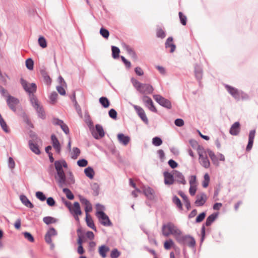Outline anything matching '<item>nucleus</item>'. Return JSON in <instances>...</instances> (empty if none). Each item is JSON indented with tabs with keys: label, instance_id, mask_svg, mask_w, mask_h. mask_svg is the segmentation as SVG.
I'll return each instance as SVG.
<instances>
[{
	"label": "nucleus",
	"instance_id": "obj_13",
	"mask_svg": "<svg viewBox=\"0 0 258 258\" xmlns=\"http://www.w3.org/2000/svg\"><path fill=\"white\" fill-rule=\"evenodd\" d=\"M95 129L97 133L94 132L92 133L93 137L97 140L102 138L105 135L102 126L99 124H97L95 125Z\"/></svg>",
	"mask_w": 258,
	"mask_h": 258
},
{
	"label": "nucleus",
	"instance_id": "obj_62",
	"mask_svg": "<svg viewBox=\"0 0 258 258\" xmlns=\"http://www.w3.org/2000/svg\"><path fill=\"white\" fill-rule=\"evenodd\" d=\"M74 106H75L76 111L77 112V113L79 115V116L81 117H82V109H81L80 106L78 104L77 102H74Z\"/></svg>",
	"mask_w": 258,
	"mask_h": 258
},
{
	"label": "nucleus",
	"instance_id": "obj_2",
	"mask_svg": "<svg viewBox=\"0 0 258 258\" xmlns=\"http://www.w3.org/2000/svg\"><path fill=\"white\" fill-rule=\"evenodd\" d=\"M55 168L57 171V176L55 178L57 180V183L60 187H62L64 185H67L66 177L62 169L61 162L59 160L54 162Z\"/></svg>",
	"mask_w": 258,
	"mask_h": 258
},
{
	"label": "nucleus",
	"instance_id": "obj_29",
	"mask_svg": "<svg viewBox=\"0 0 258 258\" xmlns=\"http://www.w3.org/2000/svg\"><path fill=\"white\" fill-rule=\"evenodd\" d=\"M195 75L198 81H200L203 77V69L200 66L197 64L195 66Z\"/></svg>",
	"mask_w": 258,
	"mask_h": 258
},
{
	"label": "nucleus",
	"instance_id": "obj_31",
	"mask_svg": "<svg viewBox=\"0 0 258 258\" xmlns=\"http://www.w3.org/2000/svg\"><path fill=\"white\" fill-rule=\"evenodd\" d=\"M143 192L147 198L149 200H153L154 198V191L150 187H145L143 189Z\"/></svg>",
	"mask_w": 258,
	"mask_h": 258
},
{
	"label": "nucleus",
	"instance_id": "obj_5",
	"mask_svg": "<svg viewBox=\"0 0 258 258\" xmlns=\"http://www.w3.org/2000/svg\"><path fill=\"white\" fill-rule=\"evenodd\" d=\"M29 100L31 105L36 111L38 117L44 119L46 117L44 110L40 105L36 96L32 95L31 99Z\"/></svg>",
	"mask_w": 258,
	"mask_h": 258
},
{
	"label": "nucleus",
	"instance_id": "obj_51",
	"mask_svg": "<svg viewBox=\"0 0 258 258\" xmlns=\"http://www.w3.org/2000/svg\"><path fill=\"white\" fill-rule=\"evenodd\" d=\"M0 125L2 128V129L6 132L8 133L9 132L8 129L7 128V123L2 117L1 114H0Z\"/></svg>",
	"mask_w": 258,
	"mask_h": 258
},
{
	"label": "nucleus",
	"instance_id": "obj_6",
	"mask_svg": "<svg viewBox=\"0 0 258 258\" xmlns=\"http://www.w3.org/2000/svg\"><path fill=\"white\" fill-rule=\"evenodd\" d=\"M20 83L24 90L29 94V100L31 99L32 95H35L34 93L36 92V84L34 83L28 84V82L22 78L20 79Z\"/></svg>",
	"mask_w": 258,
	"mask_h": 258
},
{
	"label": "nucleus",
	"instance_id": "obj_59",
	"mask_svg": "<svg viewBox=\"0 0 258 258\" xmlns=\"http://www.w3.org/2000/svg\"><path fill=\"white\" fill-rule=\"evenodd\" d=\"M23 234H24L25 238L30 242H32L34 241V237L30 233L28 232H23Z\"/></svg>",
	"mask_w": 258,
	"mask_h": 258
},
{
	"label": "nucleus",
	"instance_id": "obj_42",
	"mask_svg": "<svg viewBox=\"0 0 258 258\" xmlns=\"http://www.w3.org/2000/svg\"><path fill=\"white\" fill-rule=\"evenodd\" d=\"M174 243L172 239H169L166 240L164 243V247L165 249L168 250L174 245Z\"/></svg>",
	"mask_w": 258,
	"mask_h": 258
},
{
	"label": "nucleus",
	"instance_id": "obj_53",
	"mask_svg": "<svg viewBox=\"0 0 258 258\" xmlns=\"http://www.w3.org/2000/svg\"><path fill=\"white\" fill-rule=\"evenodd\" d=\"M178 15L180 23L182 25L185 26L187 22V18L186 16L183 15V13L181 12H179Z\"/></svg>",
	"mask_w": 258,
	"mask_h": 258
},
{
	"label": "nucleus",
	"instance_id": "obj_11",
	"mask_svg": "<svg viewBox=\"0 0 258 258\" xmlns=\"http://www.w3.org/2000/svg\"><path fill=\"white\" fill-rule=\"evenodd\" d=\"M133 106L142 120L146 124H148L149 123V120L143 108L137 105H133Z\"/></svg>",
	"mask_w": 258,
	"mask_h": 258
},
{
	"label": "nucleus",
	"instance_id": "obj_7",
	"mask_svg": "<svg viewBox=\"0 0 258 258\" xmlns=\"http://www.w3.org/2000/svg\"><path fill=\"white\" fill-rule=\"evenodd\" d=\"M218 213H214L209 216L204 224H203L202 228H201V234H202V237L201 239V242H202L205 237V232H206V228L205 226H210L212 223L216 220V219L217 218L218 216Z\"/></svg>",
	"mask_w": 258,
	"mask_h": 258
},
{
	"label": "nucleus",
	"instance_id": "obj_15",
	"mask_svg": "<svg viewBox=\"0 0 258 258\" xmlns=\"http://www.w3.org/2000/svg\"><path fill=\"white\" fill-rule=\"evenodd\" d=\"M57 234V232L53 227L49 228L45 235V240L46 242L51 243V236H56Z\"/></svg>",
	"mask_w": 258,
	"mask_h": 258
},
{
	"label": "nucleus",
	"instance_id": "obj_16",
	"mask_svg": "<svg viewBox=\"0 0 258 258\" xmlns=\"http://www.w3.org/2000/svg\"><path fill=\"white\" fill-rule=\"evenodd\" d=\"M255 134V130H252L250 131L248 135V142L246 148V150L247 151H249L252 147Z\"/></svg>",
	"mask_w": 258,
	"mask_h": 258
},
{
	"label": "nucleus",
	"instance_id": "obj_36",
	"mask_svg": "<svg viewBox=\"0 0 258 258\" xmlns=\"http://www.w3.org/2000/svg\"><path fill=\"white\" fill-rule=\"evenodd\" d=\"M43 221L47 225L52 223H55L57 221V219L50 216H46L43 218Z\"/></svg>",
	"mask_w": 258,
	"mask_h": 258
},
{
	"label": "nucleus",
	"instance_id": "obj_18",
	"mask_svg": "<svg viewBox=\"0 0 258 258\" xmlns=\"http://www.w3.org/2000/svg\"><path fill=\"white\" fill-rule=\"evenodd\" d=\"M51 140L52 146L55 149L56 152L58 154L60 153L61 151V146L55 135L53 134L51 136Z\"/></svg>",
	"mask_w": 258,
	"mask_h": 258
},
{
	"label": "nucleus",
	"instance_id": "obj_57",
	"mask_svg": "<svg viewBox=\"0 0 258 258\" xmlns=\"http://www.w3.org/2000/svg\"><path fill=\"white\" fill-rule=\"evenodd\" d=\"M210 176L208 173H206L204 175V180L203 181L202 185L204 188H206L209 183Z\"/></svg>",
	"mask_w": 258,
	"mask_h": 258
},
{
	"label": "nucleus",
	"instance_id": "obj_21",
	"mask_svg": "<svg viewBox=\"0 0 258 258\" xmlns=\"http://www.w3.org/2000/svg\"><path fill=\"white\" fill-rule=\"evenodd\" d=\"M163 175L164 177V183L165 184L171 185L174 183V174H172L167 171H165L163 173Z\"/></svg>",
	"mask_w": 258,
	"mask_h": 258
},
{
	"label": "nucleus",
	"instance_id": "obj_44",
	"mask_svg": "<svg viewBox=\"0 0 258 258\" xmlns=\"http://www.w3.org/2000/svg\"><path fill=\"white\" fill-rule=\"evenodd\" d=\"M131 82L134 87L137 89L138 91H139L143 83H140L139 81L136 79H134V78L131 79Z\"/></svg>",
	"mask_w": 258,
	"mask_h": 258
},
{
	"label": "nucleus",
	"instance_id": "obj_20",
	"mask_svg": "<svg viewBox=\"0 0 258 258\" xmlns=\"http://www.w3.org/2000/svg\"><path fill=\"white\" fill-rule=\"evenodd\" d=\"M174 178H175V180L179 183L185 184L186 183L184 175L178 171L175 170L174 171Z\"/></svg>",
	"mask_w": 258,
	"mask_h": 258
},
{
	"label": "nucleus",
	"instance_id": "obj_8",
	"mask_svg": "<svg viewBox=\"0 0 258 258\" xmlns=\"http://www.w3.org/2000/svg\"><path fill=\"white\" fill-rule=\"evenodd\" d=\"M96 216L98 218L99 222L102 225L106 227L112 226V223L108 216L103 211L96 212Z\"/></svg>",
	"mask_w": 258,
	"mask_h": 258
},
{
	"label": "nucleus",
	"instance_id": "obj_34",
	"mask_svg": "<svg viewBox=\"0 0 258 258\" xmlns=\"http://www.w3.org/2000/svg\"><path fill=\"white\" fill-rule=\"evenodd\" d=\"M84 173L86 176L90 179H93L95 175V172L93 168L90 166L85 169Z\"/></svg>",
	"mask_w": 258,
	"mask_h": 258
},
{
	"label": "nucleus",
	"instance_id": "obj_41",
	"mask_svg": "<svg viewBox=\"0 0 258 258\" xmlns=\"http://www.w3.org/2000/svg\"><path fill=\"white\" fill-rule=\"evenodd\" d=\"M62 191L66 194L67 198L69 200H73L74 196L72 191L68 188H63Z\"/></svg>",
	"mask_w": 258,
	"mask_h": 258
},
{
	"label": "nucleus",
	"instance_id": "obj_38",
	"mask_svg": "<svg viewBox=\"0 0 258 258\" xmlns=\"http://www.w3.org/2000/svg\"><path fill=\"white\" fill-rule=\"evenodd\" d=\"M91 189L93 190V195L97 196L99 194V185L97 183H93L91 184Z\"/></svg>",
	"mask_w": 258,
	"mask_h": 258
},
{
	"label": "nucleus",
	"instance_id": "obj_30",
	"mask_svg": "<svg viewBox=\"0 0 258 258\" xmlns=\"http://www.w3.org/2000/svg\"><path fill=\"white\" fill-rule=\"evenodd\" d=\"M200 163L201 165L205 168H209L210 162L208 159L207 155L199 157Z\"/></svg>",
	"mask_w": 258,
	"mask_h": 258
},
{
	"label": "nucleus",
	"instance_id": "obj_46",
	"mask_svg": "<svg viewBox=\"0 0 258 258\" xmlns=\"http://www.w3.org/2000/svg\"><path fill=\"white\" fill-rule=\"evenodd\" d=\"M196 149L197 150L199 157L205 155H206V153H207V150H205L204 147L202 146L199 145V146H198Z\"/></svg>",
	"mask_w": 258,
	"mask_h": 258
},
{
	"label": "nucleus",
	"instance_id": "obj_45",
	"mask_svg": "<svg viewBox=\"0 0 258 258\" xmlns=\"http://www.w3.org/2000/svg\"><path fill=\"white\" fill-rule=\"evenodd\" d=\"M172 201L180 210H182L181 202L180 199L176 196H174L173 197Z\"/></svg>",
	"mask_w": 258,
	"mask_h": 258
},
{
	"label": "nucleus",
	"instance_id": "obj_14",
	"mask_svg": "<svg viewBox=\"0 0 258 258\" xmlns=\"http://www.w3.org/2000/svg\"><path fill=\"white\" fill-rule=\"evenodd\" d=\"M6 102L9 108L15 112L16 111V98L10 95H8Z\"/></svg>",
	"mask_w": 258,
	"mask_h": 258
},
{
	"label": "nucleus",
	"instance_id": "obj_63",
	"mask_svg": "<svg viewBox=\"0 0 258 258\" xmlns=\"http://www.w3.org/2000/svg\"><path fill=\"white\" fill-rule=\"evenodd\" d=\"M120 255L119 251L116 249H113L110 253L111 258H117Z\"/></svg>",
	"mask_w": 258,
	"mask_h": 258
},
{
	"label": "nucleus",
	"instance_id": "obj_12",
	"mask_svg": "<svg viewBox=\"0 0 258 258\" xmlns=\"http://www.w3.org/2000/svg\"><path fill=\"white\" fill-rule=\"evenodd\" d=\"M154 88L152 85L149 84L143 83L138 92L147 95L152 94Z\"/></svg>",
	"mask_w": 258,
	"mask_h": 258
},
{
	"label": "nucleus",
	"instance_id": "obj_28",
	"mask_svg": "<svg viewBox=\"0 0 258 258\" xmlns=\"http://www.w3.org/2000/svg\"><path fill=\"white\" fill-rule=\"evenodd\" d=\"M173 40V38L172 37H169L165 43V46L166 48H167L168 47L170 48V52L173 53L176 48L175 45L172 43V41Z\"/></svg>",
	"mask_w": 258,
	"mask_h": 258
},
{
	"label": "nucleus",
	"instance_id": "obj_49",
	"mask_svg": "<svg viewBox=\"0 0 258 258\" xmlns=\"http://www.w3.org/2000/svg\"><path fill=\"white\" fill-rule=\"evenodd\" d=\"M163 142L160 137H155L152 139V144L155 146H159L162 145Z\"/></svg>",
	"mask_w": 258,
	"mask_h": 258
},
{
	"label": "nucleus",
	"instance_id": "obj_9",
	"mask_svg": "<svg viewBox=\"0 0 258 258\" xmlns=\"http://www.w3.org/2000/svg\"><path fill=\"white\" fill-rule=\"evenodd\" d=\"M153 98L161 106L167 108L171 109L172 107L171 103L168 99L163 97L160 95H154Z\"/></svg>",
	"mask_w": 258,
	"mask_h": 258
},
{
	"label": "nucleus",
	"instance_id": "obj_56",
	"mask_svg": "<svg viewBox=\"0 0 258 258\" xmlns=\"http://www.w3.org/2000/svg\"><path fill=\"white\" fill-rule=\"evenodd\" d=\"M35 195L36 198L42 202L45 201L46 199L45 195L42 191H37Z\"/></svg>",
	"mask_w": 258,
	"mask_h": 258
},
{
	"label": "nucleus",
	"instance_id": "obj_23",
	"mask_svg": "<svg viewBox=\"0 0 258 258\" xmlns=\"http://www.w3.org/2000/svg\"><path fill=\"white\" fill-rule=\"evenodd\" d=\"M117 139L119 143L123 146H126L131 140V138L129 136H126L122 133L117 135Z\"/></svg>",
	"mask_w": 258,
	"mask_h": 258
},
{
	"label": "nucleus",
	"instance_id": "obj_26",
	"mask_svg": "<svg viewBox=\"0 0 258 258\" xmlns=\"http://www.w3.org/2000/svg\"><path fill=\"white\" fill-rule=\"evenodd\" d=\"M240 132V123L237 121L234 122L231 126L229 133L233 136H237Z\"/></svg>",
	"mask_w": 258,
	"mask_h": 258
},
{
	"label": "nucleus",
	"instance_id": "obj_3",
	"mask_svg": "<svg viewBox=\"0 0 258 258\" xmlns=\"http://www.w3.org/2000/svg\"><path fill=\"white\" fill-rule=\"evenodd\" d=\"M161 231L164 236L167 237L172 235L175 238L179 233L180 229L172 222H168L163 224Z\"/></svg>",
	"mask_w": 258,
	"mask_h": 258
},
{
	"label": "nucleus",
	"instance_id": "obj_54",
	"mask_svg": "<svg viewBox=\"0 0 258 258\" xmlns=\"http://www.w3.org/2000/svg\"><path fill=\"white\" fill-rule=\"evenodd\" d=\"M80 154V150L77 147H74L73 149L71 157L73 159H76Z\"/></svg>",
	"mask_w": 258,
	"mask_h": 258
},
{
	"label": "nucleus",
	"instance_id": "obj_17",
	"mask_svg": "<svg viewBox=\"0 0 258 258\" xmlns=\"http://www.w3.org/2000/svg\"><path fill=\"white\" fill-rule=\"evenodd\" d=\"M196 198L197 200L195 203L198 207L203 206L207 199V197L204 192L201 193L200 196L197 195Z\"/></svg>",
	"mask_w": 258,
	"mask_h": 258
},
{
	"label": "nucleus",
	"instance_id": "obj_40",
	"mask_svg": "<svg viewBox=\"0 0 258 258\" xmlns=\"http://www.w3.org/2000/svg\"><path fill=\"white\" fill-rule=\"evenodd\" d=\"M41 74L43 78L44 82L47 85L50 84L51 80L49 75L45 71L42 72V70L41 71Z\"/></svg>",
	"mask_w": 258,
	"mask_h": 258
},
{
	"label": "nucleus",
	"instance_id": "obj_50",
	"mask_svg": "<svg viewBox=\"0 0 258 258\" xmlns=\"http://www.w3.org/2000/svg\"><path fill=\"white\" fill-rule=\"evenodd\" d=\"M156 36L158 38L163 39L166 37V33L161 28L158 29L156 32Z\"/></svg>",
	"mask_w": 258,
	"mask_h": 258
},
{
	"label": "nucleus",
	"instance_id": "obj_35",
	"mask_svg": "<svg viewBox=\"0 0 258 258\" xmlns=\"http://www.w3.org/2000/svg\"><path fill=\"white\" fill-rule=\"evenodd\" d=\"M109 250V248L105 245L100 246L99 248V254L103 258H105L106 256V252Z\"/></svg>",
	"mask_w": 258,
	"mask_h": 258
},
{
	"label": "nucleus",
	"instance_id": "obj_10",
	"mask_svg": "<svg viewBox=\"0 0 258 258\" xmlns=\"http://www.w3.org/2000/svg\"><path fill=\"white\" fill-rule=\"evenodd\" d=\"M142 101L145 106L152 112L156 113L157 110L153 104L151 98L147 95H144L142 98Z\"/></svg>",
	"mask_w": 258,
	"mask_h": 258
},
{
	"label": "nucleus",
	"instance_id": "obj_24",
	"mask_svg": "<svg viewBox=\"0 0 258 258\" xmlns=\"http://www.w3.org/2000/svg\"><path fill=\"white\" fill-rule=\"evenodd\" d=\"M20 200L23 205L27 208L32 209L34 207V205L30 202L28 198L24 195L20 196Z\"/></svg>",
	"mask_w": 258,
	"mask_h": 258
},
{
	"label": "nucleus",
	"instance_id": "obj_33",
	"mask_svg": "<svg viewBox=\"0 0 258 258\" xmlns=\"http://www.w3.org/2000/svg\"><path fill=\"white\" fill-rule=\"evenodd\" d=\"M86 222L89 227L95 231H96V228L94 225V222L89 214H87L86 215Z\"/></svg>",
	"mask_w": 258,
	"mask_h": 258
},
{
	"label": "nucleus",
	"instance_id": "obj_47",
	"mask_svg": "<svg viewBox=\"0 0 258 258\" xmlns=\"http://www.w3.org/2000/svg\"><path fill=\"white\" fill-rule=\"evenodd\" d=\"M26 66L29 70H32L34 68V61L31 58H29L26 60Z\"/></svg>",
	"mask_w": 258,
	"mask_h": 258
},
{
	"label": "nucleus",
	"instance_id": "obj_61",
	"mask_svg": "<svg viewBox=\"0 0 258 258\" xmlns=\"http://www.w3.org/2000/svg\"><path fill=\"white\" fill-rule=\"evenodd\" d=\"M88 164V161L85 159H80L77 161V165L81 167H85Z\"/></svg>",
	"mask_w": 258,
	"mask_h": 258
},
{
	"label": "nucleus",
	"instance_id": "obj_52",
	"mask_svg": "<svg viewBox=\"0 0 258 258\" xmlns=\"http://www.w3.org/2000/svg\"><path fill=\"white\" fill-rule=\"evenodd\" d=\"M85 122L87 124L88 126L90 129L93 128V122L89 115L87 114L85 115Z\"/></svg>",
	"mask_w": 258,
	"mask_h": 258
},
{
	"label": "nucleus",
	"instance_id": "obj_58",
	"mask_svg": "<svg viewBox=\"0 0 258 258\" xmlns=\"http://www.w3.org/2000/svg\"><path fill=\"white\" fill-rule=\"evenodd\" d=\"M206 215L205 212L200 213L196 218V223H200L203 221Z\"/></svg>",
	"mask_w": 258,
	"mask_h": 258
},
{
	"label": "nucleus",
	"instance_id": "obj_25",
	"mask_svg": "<svg viewBox=\"0 0 258 258\" xmlns=\"http://www.w3.org/2000/svg\"><path fill=\"white\" fill-rule=\"evenodd\" d=\"M207 152L209 157L211 159L213 164L216 166H218L219 165V162L217 156L215 154L214 152L209 149H207Z\"/></svg>",
	"mask_w": 258,
	"mask_h": 258
},
{
	"label": "nucleus",
	"instance_id": "obj_55",
	"mask_svg": "<svg viewBox=\"0 0 258 258\" xmlns=\"http://www.w3.org/2000/svg\"><path fill=\"white\" fill-rule=\"evenodd\" d=\"M39 45L43 48H45L47 46V43L44 37L40 36L38 38Z\"/></svg>",
	"mask_w": 258,
	"mask_h": 258
},
{
	"label": "nucleus",
	"instance_id": "obj_4",
	"mask_svg": "<svg viewBox=\"0 0 258 258\" xmlns=\"http://www.w3.org/2000/svg\"><path fill=\"white\" fill-rule=\"evenodd\" d=\"M225 88L228 92L236 100H239L240 99H246L248 98V95L242 91L227 84L225 85Z\"/></svg>",
	"mask_w": 258,
	"mask_h": 258
},
{
	"label": "nucleus",
	"instance_id": "obj_43",
	"mask_svg": "<svg viewBox=\"0 0 258 258\" xmlns=\"http://www.w3.org/2000/svg\"><path fill=\"white\" fill-rule=\"evenodd\" d=\"M57 96H58V95H57V93L55 91L50 93V94L49 96V98L50 102L51 104H54L56 102L57 98Z\"/></svg>",
	"mask_w": 258,
	"mask_h": 258
},
{
	"label": "nucleus",
	"instance_id": "obj_1",
	"mask_svg": "<svg viewBox=\"0 0 258 258\" xmlns=\"http://www.w3.org/2000/svg\"><path fill=\"white\" fill-rule=\"evenodd\" d=\"M175 239L179 244L183 246L187 245L190 248H194L196 245V240L194 237L189 234H182L180 230Z\"/></svg>",
	"mask_w": 258,
	"mask_h": 258
},
{
	"label": "nucleus",
	"instance_id": "obj_60",
	"mask_svg": "<svg viewBox=\"0 0 258 258\" xmlns=\"http://www.w3.org/2000/svg\"><path fill=\"white\" fill-rule=\"evenodd\" d=\"M109 116L110 118L113 119H116L117 118V112L114 109H111L108 112Z\"/></svg>",
	"mask_w": 258,
	"mask_h": 258
},
{
	"label": "nucleus",
	"instance_id": "obj_39",
	"mask_svg": "<svg viewBox=\"0 0 258 258\" xmlns=\"http://www.w3.org/2000/svg\"><path fill=\"white\" fill-rule=\"evenodd\" d=\"M111 50L112 57L115 59L118 58L120 52L119 48L115 46H112Z\"/></svg>",
	"mask_w": 258,
	"mask_h": 258
},
{
	"label": "nucleus",
	"instance_id": "obj_48",
	"mask_svg": "<svg viewBox=\"0 0 258 258\" xmlns=\"http://www.w3.org/2000/svg\"><path fill=\"white\" fill-rule=\"evenodd\" d=\"M100 34L103 38L105 39H108L109 36V31L103 27L100 29Z\"/></svg>",
	"mask_w": 258,
	"mask_h": 258
},
{
	"label": "nucleus",
	"instance_id": "obj_37",
	"mask_svg": "<svg viewBox=\"0 0 258 258\" xmlns=\"http://www.w3.org/2000/svg\"><path fill=\"white\" fill-rule=\"evenodd\" d=\"M99 101V103L104 108H107L109 107L110 102L109 100L106 97H100Z\"/></svg>",
	"mask_w": 258,
	"mask_h": 258
},
{
	"label": "nucleus",
	"instance_id": "obj_32",
	"mask_svg": "<svg viewBox=\"0 0 258 258\" xmlns=\"http://www.w3.org/2000/svg\"><path fill=\"white\" fill-rule=\"evenodd\" d=\"M29 136L30 139L28 141V143L31 142H41V140L38 137L37 135L32 131H30L28 132Z\"/></svg>",
	"mask_w": 258,
	"mask_h": 258
},
{
	"label": "nucleus",
	"instance_id": "obj_27",
	"mask_svg": "<svg viewBox=\"0 0 258 258\" xmlns=\"http://www.w3.org/2000/svg\"><path fill=\"white\" fill-rule=\"evenodd\" d=\"M39 142H30L28 143L29 148L30 150L36 155H40L41 154V151L39 149V148L38 145V143Z\"/></svg>",
	"mask_w": 258,
	"mask_h": 258
},
{
	"label": "nucleus",
	"instance_id": "obj_64",
	"mask_svg": "<svg viewBox=\"0 0 258 258\" xmlns=\"http://www.w3.org/2000/svg\"><path fill=\"white\" fill-rule=\"evenodd\" d=\"M60 127L66 135H68L69 134V128L68 125L66 123H64V122L62 124H61Z\"/></svg>",
	"mask_w": 258,
	"mask_h": 258
},
{
	"label": "nucleus",
	"instance_id": "obj_22",
	"mask_svg": "<svg viewBox=\"0 0 258 258\" xmlns=\"http://www.w3.org/2000/svg\"><path fill=\"white\" fill-rule=\"evenodd\" d=\"M68 208L71 213H73V215L75 214L76 216H79L82 214L80 204L78 202L74 203L73 207H72L71 206H68Z\"/></svg>",
	"mask_w": 258,
	"mask_h": 258
},
{
	"label": "nucleus",
	"instance_id": "obj_19",
	"mask_svg": "<svg viewBox=\"0 0 258 258\" xmlns=\"http://www.w3.org/2000/svg\"><path fill=\"white\" fill-rule=\"evenodd\" d=\"M19 116L22 118L23 121L26 123L27 127L28 128H33V124L29 119L26 113L21 109V112L19 113Z\"/></svg>",
	"mask_w": 258,
	"mask_h": 258
}]
</instances>
